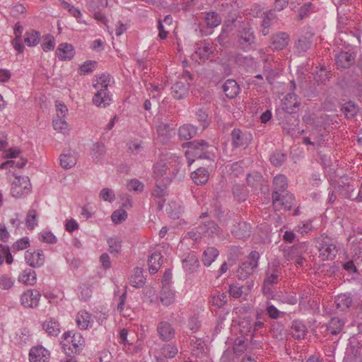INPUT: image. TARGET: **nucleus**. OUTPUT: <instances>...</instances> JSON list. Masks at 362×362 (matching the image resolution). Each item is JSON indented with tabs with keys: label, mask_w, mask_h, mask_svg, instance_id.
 I'll list each match as a JSON object with an SVG mask.
<instances>
[{
	"label": "nucleus",
	"mask_w": 362,
	"mask_h": 362,
	"mask_svg": "<svg viewBox=\"0 0 362 362\" xmlns=\"http://www.w3.org/2000/svg\"><path fill=\"white\" fill-rule=\"evenodd\" d=\"M14 279L7 274H4L0 276V288L8 290L13 287L14 284Z\"/></svg>",
	"instance_id": "338daca9"
},
{
	"label": "nucleus",
	"mask_w": 362,
	"mask_h": 362,
	"mask_svg": "<svg viewBox=\"0 0 362 362\" xmlns=\"http://www.w3.org/2000/svg\"><path fill=\"white\" fill-rule=\"evenodd\" d=\"M262 180L263 177L259 173L249 174L247 177V183L253 188H257L259 185H261Z\"/></svg>",
	"instance_id": "13d9d810"
},
{
	"label": "nucleus",
	"mask_w": 362,
	"mask_h": 362,
	"mask_svg": "<svg viewBox=\"0 0 362 362\" xmlns=\"http://www.w3.org/2000/svg\"><path fill=\"white\" fill-rule=\"evenodd\" d=\"M223 91L227 98L232 99L239 93L240 87L235 80L228 79L223 85Z\"/></svg>",
	"instance_id": "393cba45"
},
{
	"label": "nucleus",
	"mask_w": 362,
	"mask_h": 362,
	"mask_svg": "<svg viewBox=\"0 0 362 362\" xmlns=\"http://www.w3.org/2000/svg\"><path fill=\"white\" fill-rule=\"evenodd\" d=\"M49 352L42 346L33 347L29 353L30 362H49Z\"/></svg>",
	"instance_id": "a211bd4d"
},
{
	"label": "nucleus",
	"mask_w": 362,
	"mask_h": 362,
	"mask_svg": "<svg viewBox=\"0 0 362 362\" xmlns=\"http://www.w3.org/2000/svg\"><path fill=\"white\" fill-rule=\"evenodd\" d=\"M91 315L86 310L80 311L76 316V324L81 329H88Z\"/></svg>",
	"instance_id": "8fccbe9b"
},
{
	"label": "nucleus",
	"mask_w": 362,
	"mask_h": 362,
	"mask_svg": "<svg viewBox=\"0 0 362 362\" xmlns=\"http://www.w3.org/2000/svg\"><path fill=\"white\" fill-rule=\"evenodd\" d=\"M166 187L165 185H160L157 182L156 183L155 188L152 191V195L156 198H158V200L157 202L158 209L162 210L163 208V204L165 202V199L163 198L166 194Z\"/></svg>",
	"instance_id": "72a5a7b5"
},
{
	"label": "nucleus",
	"mask_w": 362,
	"mask_h": 362,
	"mask_svg": "<svg viewBox=\"0 0 362 362\" xmlns=\"http://www.w3.org/2000/svg\"><path fill=\"white\" fill-rule=\"evenodd\" d=\"M305 251L304 243H300L298 244H295L291 247H289L286 249H284V256L287 260H291L292 259L296 258L297 256L300 255H303Z\"/></svg>",
	"instance_id": "c85d7f7f"
},
{
	"label": "nucleus",
	"mask_w": 362,
	"mask_h": 362,
	"mask_svg": "<svg viewBox=\"0 0 362 362\" xmlns=\"http://www.w3.org/2000/svg\"><path fill=\"white\" fill-rule=\"evenodd\" d=\"M197 134V127L191 124H185L178 129V136L180 140H189Z\"/></svg>",
	"instance_id": "5701e85b"
},
{
	"label": "nucleus",
	"mask_w": 362,
	"mask_h": 362,
	"mask_svg": "<svg viewBox=\"0 0 362 362\" xmlns=\"http://www.w3.org/2000/svg\"><path fill=\"white\" fill-rule=\"evenodd\" d=\"M286 154L280 150H276L270 156V162L275 167H279L286 160Z\"/></svg>",
	"instance_id": "3c124183"
},
{
	"label": "nucleus",
	"mask_w": 362,
	"mask_h": 362,
	"mask_svg": "<svg viewBox=\"0 0 362 362\" xmlns=\"http://www.w3.org/2000/svg\"><path fill=\"white\" fill-rule=\"evenodd\" d=\"M279 272L277 267L268 269L266 272V276L264 279L262 291L265 296L270 297L273 296L272 286L279 282Z\"/></svg>",
	"instance_id": "1a4fd4ad"
},
{
	"label": "nucleus",
	"mask_w": 362,
	"mask_h": 362,
	"mask_svg": "<svg viewBox=\"0 0 362 362\" xmlns=\"http://www.w3.org/2000/svg\"><path fill=\"white\" fill-rule=\"evenodd\" d=\"M18 280L25 285L33 286L37 281L36 273L32 269H25L19 274Z\"/></svg>",
	"instance_id": "cd10ccee"
},
{
	"label": "nucleus",
	"mask_w": 362,
	"mask_h": 362,
	"mask_svg": "<svg viewBox=\"0 0 362 362\" xmlns=\"http://www.w3.org/2000/svg\"><path fill=\"white\" fill-rule=\"evenodd\" d=\"M199 265V262L198 257L194 254H189L183 260H182V267L185 269V271L189 272V273H193L197 271L198 267Z\"/></svg>",
	"instance_id": "2f4dec72"
},
{
	"label": "nucleus",
	"mask_w": 362,
	"mask_h": 362,
	"mask_svg": "<svg viewBox=\"0 0 362 362\" xmlns=\"http://www.w3.org/2000/svg\"><path fill=\"white\" fill-rule=\"evenodd\" d=\"M213 53L212 46L210 43L206 42V41L201 42L197 45L195 54L200 59H208L211 54Z\"/></svg>",
	"instance_id": "473e14b6"
},
{
	"label": "nucleus",
	"mask_w": 362,
	"mask_h": 362,
	"mask_svg": "<svg viewBox=\"0 0 362 362\" xmlns=\"http://www.w3.org/2000/svg\"><path fill=\"white\" fill-rule=\"evenodd\" d=\"M336 307L341 311L349 308L353 303V299L349 293H341L335 298Z\"/></svg>",
	"instance_id": "7c9ffc66"
},
{
	"label": "nucleus",
	"mask_w": 362,
	"mask_h": 362,
	"mask_svg": "<svg viewBox=\"0 0 362 362\" xmlns=\"http://www.w3.org/2000/svg\"><path fill=\"white\" fill-rule=\"evenodd\" d=\"M43 329L48 334L49 336L57 337L60 333V324L59 322L53 318L49 317L42 324Z\"/></svg>",
	"instance_id": "b1692460"
},
{
	"label": "nucleus",
	"mask_w": 362,
	"mask_h": 362,
	"mask_svg": "<svg viewBox=\"0 0 362 362\" xmlns=\"http://www.w3.org/2000/svg\"><path fill=\"white\" fill-rule=\"evenodd\" d=\"M300 104L298 96L294 93H288L281 100L282 109L288 114L293 113Z\"/></svg>",
	"instance_id": "4468645a"
},
{
	"label": "nucleus",
	"mask_w": 362,
	"mask_h": 362,
	"mask_svg": "<svg viewBox=\"0 0 362 362\" xmlns=\"http://www.w3.org/2000/svg\"><path fill=\"white\" fill-rule=\"evenodd\" d=\"M182 159L177 156L160 159L153 165V174L156 179L163 178L168 183L173 180H182L185 177Z\"/></svg>",
	"instance_id": "f257e3e1"
},
{
	"label": "nucleus",
	"mask_w": 362,
	"mask_h": 362,
	"mask_svg": "<svg viewBox=\"0 0 362 362\" xmlns=\"http://www.w3.org/2000/svg\"><path fill=\"white\" fill-rule=\"evenodd\" d=\"M343 362H362L360 347L351 345L347 348Z\"/></svg>",
	"instance_id": "a878e982"
},
{
	"label": "nucleus",
	"mask_w": 362,
	"mask_h": 362,
	"mask_svg": "<svg viewBox=\"0 0 362 362\" xmlns=\"http://www.w3.org/2000/svg\"><path fill=\"white\" fill-rule=\"evenodd\" d=\"M189 88V82L177 81L171 87V93L175 99L181 100L188 95Z\"/></svg>",
	"instance_id": "412c9836"
},
{
	"label": "nucleus",
	"mask_w": 362,
	"mask_h": 362,
	"mask_svg": "<svg viewBox=\"0 0 362 362\" xmlns=\"http://www.w3.org/2000/svg\"><path fill=\"white\" fill-rule=\"evenodd\" d=\"M97 62L95 61L88 60L84 62L83 64L80 66L78 69V73L80 74H88L93 71L95 64Z\"/></svg>",
	"instance_id": "69168bd1"
},
{
	"label": "nucleus",
	"mask_w": 362,
	"mask_h": 362,
	"mask_svg": "<svg viewBox=\"0 0 362 362\" xmlns=\"http://www.w3.org/2000/svg\"><path fill=\"white\" fill-rule=\"evenodd\" d=\"M312 45V40L310 37L301 36L295 42L294 49L298 53H303L307 52Z\"/></svg>",
	"instance_id": "c03bdc74"
},
{
	"label": "nucleus",
	"mask_w": 362,
	"mask_h": 362,
	"mask_svg": "<svg viewBox=\"0 0 362 362\" xmlns=\"http://www.w3.org/2000/svg\"><path fill=\"white\" fill-rule=\"evenodd\" d=\"M299 87L302 90L303 94L305 97H314L317 95V91L315 86L311 83H306V82H300Z\"/></svg>",
	"instance_id": "4d7b16f0"
},
{
	"label": "nucleus",
	"mask_w": 362,
	"mask_h": 362,
	"mask_svg": "<svg viewBox=\"0 0 362 362\" xmlns=\"http://www.w3.org/2000/svg\"><path fill=\"white\" fill-rule=\"evenodd\" d=\"M273 205L276 208L279 206H283L285 209L290 211L294 204V197L292 194L286 192L282 194L278 192H272Z\"/></svg>",
	"instance_id": "9d476101"
},
{
	"label": "nucleus",
	"mask_w": 362,
	"mask_h": 362,
	"mask_svg": "<svg viewBox=\"0 0 362 362\" xmlns=\"http://www.w3.org/2000/svg\"><path fill=\"white\" fill-rule=\"evenodd\" d=\"M108 251L112 255H117L121 250V243L117 238H110L107 240Z\"/></svg>",
	"instance_id": "e2e57ef3"
},
{
	"label": "nucleus",
	"mask_w": 362,
	"mask_h": 362,
	"mask_svg": "<svg viewBox=\"0 0 362 362\" xmlns=\"http://www.w3.org/2000/svg\"><path fill=\"white\" fill-rule=\"evenodd\" d=\"M231 144L233 148H246L252 140V134L245 130L235 128L230 133Z\"/></svg>",
	"instance_id": "0eeeda50"
},
{
	"label": "nucleus",
	"mask_w": 362,
	"mask_h": 362,
	"mask_svg": "<svg viewBox=\"0 0 362 362\" xmlns=\"http://www.w3.org/2000/svg\"><path fill=\"white\" fill-rule=\"evenodd\" d=\"M25 260L31 267H40L45 262L44 252L41 250L36 251L28 250L25 252Z\"/></svg>",
	"instance_id": "f8f14e48"
},
{
	"label": "nucleus",
	"mask_w": 362,
	"mask_h": 362,
	"mask_svg": "<svg viewBox=\"0 0 362 362\" xmlns=\"http://www.w3.org/2000/svg\"><path fill=\"white\" fill-rule=\"evenodd\" d=\"M290 41L289 35L285 32H279L272 35L270 47L274 50H281L287 47Z\"/></svg>",
	"instance_id": "9b49d317"
},
{
	"label": "nucleus",
	"mask_w": 362,
	"mask_h": 362,
	"mask_svg": "<svg viewBox=\"0 0 362 362\" xmlns=\"http://www.w3.org/2000/svg\"><path fill=\"white\" fill-rule=\"evenodd\" d=\"M105 153V146L102 142H96L91 147V154L94 160H99Z\"/></svg>",
	"instance_id": "603ef678"
},
{
	"label": "nucleus",
	"mask_w": 362,
	"mask_h": 362,
	"mask_svg": "<svg viewBox=\"0 0 362 362\" xmlns=\"http://www.w3.org/2000/svg\"><path fill=\"white\" fill-rule=\"evenodd\" d=\"M143 269L136 267L130 279V284L136 288H141L145 284V278L143 275Z\"/></svg>",
	"instance_id": "a18cd8bd"
},
{
	"label": "nucleus",
	"mask_w": 362,
	"mask_h": 362,
	"mask_svg": "<svg viewBox=\"0 0 362 362\" xmlns=\"http://www.w3.org/2000/svg\"><path fill=\"white\" fill-rule=\"evenodd\" d=\"M157 332L160 339L164 341H170L175 335V329L167 321H162L158 324Z\"/></svg>",
	"instance_id": "2eb2a0df"
},
{
	"label": "nucleus",
	"mask_w": 362,
	"mask_h": 362,
	"mask_svg": "<svg viewBox=\"0 0 362 362\" xmlns=\"http://www.w3.org/2000/svg\"><path fill=\"white\" fill-rule=\"evenodd\" d=\"M32 186L30 179L27 176H16L11 184V194L16 199L27 196L31 192Z\"/></svg>",
	"instance_id": "423d86ee"
},
{
	"label": "nucleus",
	"mask_w": 362,
	"mask_h": 362,
	"mask_svg": "<svg viewBox=\"0 0 362 362\" xmlns=\"http://www.w3.org/2000/svg\"><path fill=\"white\" fill-rule=\"evenodd\" d=\"M259 254L257 251H252L242 262L237 271L238 279H246L251 275L258 265Z\"/></svg>",
	"instance_id": "39448f33"
},
{
	"label": "nucleus",
	"mask_w": 362,
	"mask_h": 362,
	"mask_svg": "<svg viewBox=\"0 0 362 362\" xmlns=\"http://www.w3.org/2000/svg\"><path fill=\"white\" fill-rule=\"evenodd\" d=\"M110 81L109 76L103 74L97 78V83L93 84L97 92L93 98V103L96 106L105 107L110 104L112 100L108 90Z\"/></svg>",
	"instance_id": "20e7f679"
},
{
	"label": "nucleus",
	"mask_w": 362,
	"mask_h": 362,
	"mask_svg": "<svg viewBox=\"0 0 362 362\" xmlns=\"http://www.w3.org/2000/svg\"><path fill=\"white\" fill-rule=\"evenodd\" d=\"M319 252L322 261L333 259L337 254L336 245L325 239L319 244Z\"/></svg>",
	"instance_id": "ddd939ff"
},
{
	"label": "nucleus",
	"mask_w": 362,
	"mask_h": 362,
	"mask_svg": "<svg viewBox=\"0 0 362 362\" xmlns=\"http://www.w3.org/2000/svg\"><path fill=\"white\" fill-rule=\"evenodd\" d=\"M195 116L197 119L200 122V125L202 127V129H206L210 124V119H209V115L207 112L202 109L199 108L195 112Z\"/></svg>",
	"instance_id": "6e6d98bb"
},
{
	"label": "nucleus",
	"mask_w": 362,
	"mask_h": 362,
	"mask_svg": "<svg viewBox=\"0 0 362 362\" xmlns=\"http://www.w3.org/2000/svg\"><path fill=\"white\" fill-rule=\"evenodd\" d=\"M356 54L354 52L341 51L334 56L335 65L338 70L349 69L356 62Z\"/></svg>",
	"instance_id": "6e6552de"
},
{
	"label": "nucleus",
	"mask_w": 362,
	"mask_h": 362,
	"mask_svg": "<svg viewBox=\"0 0 362 362\" xmlns=\"http://www.w3.org/2000/svg\"><path fill=\"white\" fill-rule=\"evenodd\" d=\"M218 250L214 247H207L203 252L202 262L203 264L209 267L218 256Z\"/></svg>",
	"instance_id": "79ce46f5"
},
{
	"label": "nucleus",
	"mask_w": 362,
	"mask_h": 362,
	"mask_svg": "<svg viewBox=\"0 0 362 362\" xmlns=\"http://www.w3.org/2000/svg\"><path fill=\"white\" fill-rule=\"evenodd\" d=\"M218 225L211 220L201 222L196 228L197 233L204 236H212L218 231Z\"/></svg>",
	"instance_id": "aec40b11"
},
{
	"label": "nucleus",
	"mask_w": 362,
	"mask_h": 362,
	"mask_svg": "<svg viewBox=\"0 0 362 362\" xmlns=\"http://www.w3.org/2000/svg\"><path fill=\"white\" fill-rule=\"evenodd\" d=\"M160 300L165 306L171 305L175 301V293L169 286H163L160 294Z\"/></svg>",
	"instance_id": "a19ab883"
},
{
	"label": "nucleus",
	"mask_w": 362,
	"mask_h": 362,
	"mask_svg": "<svg viewBox=\"0 0 362 362\" xmlns=\"http://www.w3.org/2000/svg\"><path fill=\"white\" fill-rule=\"evenodd\" d=\"M127 217V211L123 209H119L115 210L111 216L112 221L116 223H120L122 221L126 220Z\"/></svg>",
	"instance_id": "bf43d9fd"
},
{
	"label": "nucleus",
	"mask_w": 362,
	"mask_h": 362,
	"mask_svg": "<svg viewBox=\"0 0 362 362\" xmlns=\"http://www.w3.org/2000/svg\"><path fill=\"white\" fill-rule=\"evenodd\" d=\"M78 289V298L80 300L88 301L91 298L93 293V284L91 282L88 281L84 283H81Z\"/></svg>",
	"instance_id": "58836bf2"
},
{
	"label": "nucleus",
	"mask_w": 362,
	"mask_h": 362,
	"mask_svg": "<svg viewBox=\"0 0 362 362\" xmlns=\"http://www.w3.org/2000/svg\"><path fill=\"white\" fill-rule=\"evenodd\" d=\"M29 246H30L29 238L28 237H24V238L16 241L13 244L11 248H12L13 251L15 252V251H19V250L26 249Z\"/></svg>",
	"instance_id": "0e129e2a"
},
{
	"label": "nucleus",
	"mask_w": 362,
	"mask_h": 362,
	"mask_svg": "<svg viewBox=\"0 0 362 362\" xmlns=\"http://www.w3.org/2000/svg\"><path fill=\"white\" fill-rule=\"evenodd\" d=\"M273 186L274 192L279 193L284 192L288 187L287 178L285 175L279 174L274 177Z\"/></svg>",
	"instance_id": "49530a36"
},
{
	"label": "nucleus",
	"mask_w": 362,
	"mask_h": 362,
	"mask_svg": "<svg viewBox=\"0 0 362 362\" xmlns=\"http://www.w3.org/2000/svg\"><path fill=\"white\" fill-rule=\"evenodd\" d=\"M40 40V32L35 30H27L24 35V42L29 47L36 46Z\"/></svg>",
	"instance_id": "37998d69"
},
{
	"label": "nucleus",
	"mask_w": 362,
	"mask_h": 362,
	"mask_svg": "<svg viewBox=\"0 0 362 362\" xmlns=\"http://www.w3.org/2000/svg\"><path fill=\"white\" fill-rule=\"evenodd\" d=\"M99 197L104 201L112 203L115 200V192L109 188H103L100 192Z\"/></svg>",
	"instance_id": "774afa93"
},
{
	"label": "nucleus",
	"mask_w": 362,
	"mask_h": 362,
	"mask_svg": "<svg viewBox=\"0 0 362 362\" xmlns=\"http://www.w3.org/2000/svg\"><path fill=\"white\" fill-rule=\"evenodd\" d=\"M332 74L330 70H328L324 65L321 66L320 70L314 74V80L318 84H325L329 81Z\"/></svg>",
	"instance_id": "e433bc0d"
},
{
	"label": "nucleus",
	"mask_w": 362,
	"mask_h": 362,
	"mask_svg": "<svg viewBox=\"0 0 362 362\" xmlns=\"http://www.w3.org/2000/svg\"><path fill=\"white\" fill-rule=\"evenodd\" d=\"M344 326V321L339 317H332L327 325V331L332 335L341 332Z\"/></svg>",
	"instance_id": "f704fd0d"
},
{
	"label": "nucleus",
	"mask_w": 362,
	"mask_h": 362,
	"mask_svg": "<svg viewBox=\"0 0 362 362\" xmlns=\"http://www.w3.org/2000/svg\"><path fill=\"white\" fill-rule=\"evenodd\" d=\"M231 233L237 239L247 238L251 233V226L245 221L238 222L233 225Z\"/></svg>",
	"instance_id": "6ab92c4d"
},
{
	"label": "nucleus",
	"mask_w": 362,
	"mask_h": 362,
	"mask_svg": "<svg viewBox=\"0 0 362 362\" xmlns=\"http://www.w3.org/2000/svg\"><path fill=\"white\" fill-rule=\"evenodd\" d=\"M234 199L238 202H245L248 197V191L243 185L235 184L232 188Z\"/></svg>",
	"instance_id": "4c0bfd02"
},
{
	"label": "nucleus",
	"mask_w": 362,
	"mask_h": 362,
	"mask_svg": "<svg viewBox=\"0 0 362 362\" xmlns=\"http://www.w3.org/2000/svg\"><path fill=\"white\" fill-rule=\"evenodd\" d=\"M74 49L71 44L61 43L59 45L56 54L61 60H71L74 56Z\"/></svg>",
	"instance_id": "4be33fe9"
},
{
	"label": "nucleus",
	"mask_w": 362,
	"mask_h": 362,
	"mask_svg": "<svg viewBox=\"0 0 362 362\" xmlns=\"http://www.w3.org/2000/svg\"><path fill=\"white\" fill-rule=\"evenodd\" d=\"M204 21L208 28H216L221 23V16L215 11H210L206 13Z\"/></svg>",
	"instance_id": "de8ad7c7"
},
{
	"label": "nucleus",
	"mask_w": 362,
	"mask_h": 362,
	"mask_svg": "<svg viewBox=\"0 0 362 362\" xmlns=\"http://www.w3.org/2000/svg\"><path fill=\"white\" fill-rule=\"evenodd\" d=\"M187 163L191 165L195 159H210L209 148L211 146L204 140H194L183 144Z\"/></svg>",
	"instance_id": "f03ea898"
},
{
	"label": "nucleus",
	"mask_w": 362,
	"mask_h": 362,
	"mask_svg": "<svg viewBox=\"0 0 362 362\" xmlns=\"http://www.w3.org/2000/svg\"><path fill=\"white\" fill-rule=\"evenodd\" d=\"M40 296L37 291L28 290L21 295V304L25 308H35L39 303Z\"/></svg>",
	"instance_id": "f3484780"
},
{
	"label": "nucleus",
	"mask_w": 362,
	"mask_h": 362,
	"mask_svg": "<svg viewBox=\"0 0 362 362\" xmlns=\"http://www.w3.org/2000/svg\"><path fill=\"white\" fill-rule=\"evenodd\" d=\"M160 351L163 357L165 358H173L177 354L178 348L176 344L171 342L163 344Z\"/></svg>",
	"instance_id": "ea45409f"
},
{
	"label": "nucleus",
	"mask_w": 362,
	"mask_h": 362,
	"mask_svg": "<svg viewBox=\"0 0 362 362\" xmlns=\"http://www.w3.org/2000/svg\"><path fill=\"white\" fill-rule=\"evenodd\" d=\"M358 107L351 100L345 103L341 107L342 112L348 119L354 118L358 113Z\"/></svg>",
	"instance_id": "09e8293b"
},
{
	"label": "nucleus",
	"mask_w": 362,
	"mask_h": 362,
	"mask_svg": "<svg viewBox=\"0 0 362 362\" xmlns=\"http://www.w3.org/2000/svg\"><path fill=\"white\" fill-rule=\"evenodd\" d=\"M76 163V159L71 153L62 154L60 156V165L64 169H69Z\"/></svg>",
	"instance_id": "5fc2aeb1"
},
{
	"label": "nucleus",
	"mask_w": 362,
	"mask_h": 362,
	"mask_svg": "<svg viewBox=\"0 0 362 362\" xmlns=\"http://www.w3.org/2000/svg\"><path fill=\"white\" fill-rule=\"evenodd\" d=\"M163 259V256L160 252H155L151 254L148 257V264L149 267V272L151 274H156L160 267V261Z\"/></svg>",
	"instance_id": "c9c22d12"
},
{
	"label": "nucleus",
	"mask_w": 362,
	"mask_h": 362,
	"mask_svg": "<svg viewBox=\"0 0 362 362\" xmlns=\"http://www.w3.org/2000/svg\"><path fill=\"white\" fill-rule=\"evenodd\" d=\"M64 339L71 344L75 353L79 352L85 346V339L79 332H66L64 334Z\"/></svg>",
	"instance_id": "dca6fc26"
},
{
	"label": "nucleus",
	"mask_w": 362,
	"mask_h": 362,
	"mask_svg": "<svg viewBox=\"0 0 362 362\" xmlns=\"http://www.w3.org/2000/svg\"><path fill=\"white\" fill-rule=\"evenodd\" d=\"M209 172L204 168H199L191 174V178L197 185L206 184L209 180Z\"/></svg>",
	"instance_id": "c756f323"
},
{
	"label": "nucleus",
	"mask_w": 362,
	"mask_h": 362,
	"mask_svg": "<svg viewBox=\"0 0 362 362\" xmlns=\"http://www.w3.org/2000/svg\"><path fill=\"white\" fill-rule=\"evenodd\" d=\"M28 160L26 158H21L18 160H9L2 163L0 165V169H8L13 167L23 168L26 165Z\"/></svg>",
	"instance_id": "864d4df0"
},
{
	"label": "nucleus",
	"mask_w": 362,
	"mask_h": 362,
	"mask_svg": "<svg viewBox=\"0 0 362 362\" xmlns=\"http://www.w3.org/2000/svg\"><path fill=\"white\" fill-rule=\"evenodd\" d=\"M235 39L238 47L243 51H249L254 49L256 46V37L254 29L247 23H239V26L236 30Z\"/></svg>",
	"instance_id": "7ed1b4c3"
},
{
	"label": "nucleus",
	"mask_w": 362,
	"mask_h": 362,
	"mask_svg": "<svg viewBox=\"0 0 362 362\" xmlns=\"http://www.w3.org/2000/svg\"><path fill=\"white\" fill-rule=\"evenodd\" d=\"M26 225L30 230L34 229L35 226L37 225L36 210L30 209L28 211L26 217Z\"/></svg>",
	"instance_id": "052dcab7"
},
{
	"label": "nucleus",
	"mask_w": 362,
	"mask_h": 362,
	"mask_svg": "<svg viewBox=\"0 0 362 362\" xmlns=\"http://www.w3.org/2000/svg\"><path fill=\"white\" fill-rule=\"evenodd\" d=\"M307 333L305 325L300 320H293L291 325V334L296 339H304Z\"/></svg>",
	"instance_id": "bb28decb"
},
{
	"label": "nucleus",
	"mask_w": 362,
	"mask_h": 362,
	"mask_svg": "<svg viewBox=\"0 0 362 362\" xmlns=\"http://www.w3.org/2000/svg\"><path fill=\"white\" fill-rule=\"evenodd\" d=\"M338 188L340 194L344 198L353 200V192L354 189L352 185L350 184H346L344 185H339Z\"/></svg>",
	"instance_id": "680f3d73"
}]
</instances>
